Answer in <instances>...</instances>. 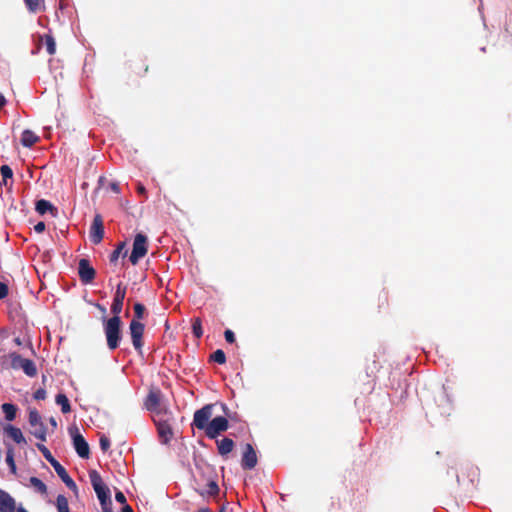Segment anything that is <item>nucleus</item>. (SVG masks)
<instances>
[{"label": "nucleus", "mask_w": 512, "mask_h": 512, "mask_svg": "<svg viewBox=\"0 0 512 512\" xmlns=\"http://www.w3.org/2000/svg\"><path fill=\"white\" fill-rule=\"evenodd\" d=\"M123 512H133L132 511V508L128 505H125L124 508H123Z\"/></svg>", "instance_id": "obj_44"}, {"label": "nucleus", "mask_w": 512, "mask_h": 512, "mask_svg": "<svg viewBox=\"0 0 512 512\" xmlns=\"http://www.w3.org/2000/svg\"><path fill=\"white\" fill-rule=\"evenodd\" d=\"M47 461L53 466L54 470L58 474V476L62 479V481L74 492L77 491V486L75 482L71 479V477L66 472L65 468L57 461L53 456L49 457Z\"/></svg>", "instance_id": "obj_9"}, {"label": "nucleus", "mask_w": 512, "mask_h": 512, "mask_svg": "<svg viewBox=\"0 0 512 512\" xmlns=\"http://www.w3.org/2000/svg\"><path fill=\"white\" fill-rule=\"evenodd\" d=\"M7 295V287L5 284L0 282V299L4 298Z\"/></svg>", "instance_id": "obj_39"}, {"label": "nucleus", "mask_w": 512, "mask_h": 512, "mask_svg": "<svg viewBox=\"0 0 512 512\" xmlns=\"http://www.w3.org/2000/svg\"><path fill=\"white\" fill-rule=\"evenodd\" d=\"M79 275L83 282H90L95 276V270L90 266L86 259H81L79 262Z\"/></svg>", "instance_id": "obj_14"}, {"label": "nucleus", "mask_w": 512, "mask_h": 512, "mask_svg": "<svg viewBox=\"0 0 512 512\" xmlns=\"http://www.w3.org/2000/svg\"><path fill=\"white\" fill-rule=\"evenodd\" d=\"M224 335L227 342L233 343L235 341L234 333L231 330H226Z\"/></svg>", "instance_id": "obj_35"}, {"label": "nucleus", "mask_w": 512, "mask_h": 512, "mask_svg": "<svg viewBox=\"0 0 512 512\" xmlns=\"http://www.w3.org/2000/svg\"><path fill=\"white\" fill-rule=\"evenodd\" d=\"M5 432L16 442V443H26L25 437L23 436L22 431L19 428H16L12 425H8L5 427Z\"/></svg>", "instance_id": "obj_19"}, {"label": "nucleus", "mask_w": 512, "mask_h": 512, "mask_svg": "<svg viewBox=\"0 0 512 512\" xmlns=\"http://www.w3.org/2000/svg\"><path fill=\"white\" fill-rule=\"evenodd\" d=\"M115 499L119 503H125L126 502V498H125V496H124V494L122 492H117L116 495H115Z\"/></svg>", "instance_id": "obj_40"}, {"label": "nucleus", "mask_w": 512, "mask_h": 512, "mask_svg": "<svg viewBox=\"0 0 512 512\" xmlns=\"http://www.w3.org/2000/svg\"><path fill=\"white\" fill-rule=\"evenodd\" d=\"M208 487H209V494L214 495L217 493L218 486L215 482H210Z\"/></svg>", "instance_id": "obj_37"}, {"label": "nucleus", "mask_w": 512, "mask_h": 512, "mask_svg": "<svg viewBox=\"0 0 512 512\" xmlns=\"http://www.w3.org/2000/svg\"><path fill=\"white\" fill-rule=\"evenodd\" d=\"M228 421L225 417L219 416L212 419L205 429L207 436L215 438L221 432L227 430Z\"/></svg>", "instance_id": "obj_7"}, {"label": "nucleus", "mask_w": 512, "mask_h": 512, "mask_svg": "<svg viewBox=\"0 0 512 512\" xmlns=\"http://www.w3.org/2000/svg\"><path fill=\"white\" fill-rule=\"evenodd\" d=\"M198 512H210L207 508H202Z\"/></svg>", "instance_id": "obj_46"}, {"label": "nucleus", "mask_w": 512, "mask_h": 512, "mask_svg": "<svg viewBox=\"0 0 512 512\" xmlns=\"http://www.w3.org/2000/svg\"><path fill=\"white\" fill-rule=\"evenodd\" d=\"M10 359L11 366L14 369H22L26 375L31 377L36 375L37 369L31 360L23 358L22 356L15 353L10 355Z\"/></svg>", "instance_id": "obj_5"}, {"label": "nucleus", "mask_w": 512, "mask_h": 512, "mask_svg": "<svg viewBox=\"0 0 512 512\" xmlns=\"http://www.w3.org/2000/svg\"><path fill=\"white\" fill-rule=\"evenodd\" d=\"M100 446L104 451H106L110 446L109 440L106 437H102L100 439Z\"/></svg>", "instance_id": "obj_36"}, {"label": "nucleus", "mask_w": 512, "mask_h": 512, "mask_svg": "<svg viewBox=\"0 0 512 512\" xmlns=\"http://www.w3.org/2000/svg\"><path fill=\"white\" fill-rule=\"evenodd\" d=\"M147 253V237L141 233L137 234L134 238L133 249L130 255L132 264H137Z\"/></svg>", "instance_id": "obj_4"}, {"label": "nucleus", "mask_w": 512, "mask_h": 512, "mask_svg": "<svg viewBox=\"0 0 512 512\" xmlns=\"http://www.w3.org/2000/svg\"><path fill=\"white\" fill-rule=\"evenodd\" d=\"M34 397L36 399H44L45 398V391L44 390H38L36 391Z\"/></svg>", "instance_id": "obj_41"}, {"label": "nucleus", "mask_w": 512, "mask_h": 512, "mask_svg": "<svg viewBox=\"0 0 512 512\" xmlns=\"http://www.w3.org/2000/svg\"><path fill=\"white\" fill-rule=\"evenodd\" d=\"M145 405L146 408L153 413V418H158L166 414H169L167 405L163 403L162 395L157 390L150 391Z\"/></svg>", "instance_id": "obj_2"}, {"label": "nucleus", "mask_w": 512, "mask_h": 512, "mask_svg": "<svg viewBox=\"0 0 512 512\" xmlns=\"http://www.w3.org/2000/svg\"><path fill=\"white\" fill-rule=\"evenodd\" d=\"M16 502L6 491L0 489V512H14Z\"/></svg>", "instance_id": "obj_15"}, {"label": "nucleus", "mask_w": 512, "mask_h": 512, "mask_svg": "<svg viewBox=\"0 0 512 512\" xmlns=\"http://www.w3.org/2000/svg\"><path fill=\"white\" fill-rule=\"evenodd\" d=\"M257 464V456L250 444L244 447L242 466L246 469H252Z\"/></svg>", "instance_id": "obj_13"}, {"label": "nucleus", "mask_w": 512, "mask_h": 512, "mask_svg": "<svg viewBox=\"0 0 512 512\" xmlns=\"http://www.w3.org/2000/svg\"><path fill=\"white\" fill-rule=\"evenodd\" d=\"M124 248V244H121L114 252L113 254L111 255V261L112 262H115L118 257L120 256V254L122 253V250Z\"/></svg>", "instance_id": "obj_32"}, {"label": "nucleus", "mask_w": 512, "mask_h": 512, "mask_svg": "<svg viewBox=\"0 0 512 512\" xmlns=\"http://www.w3.org/2000/svg\"><path fill=\"white\" fill-rule=\"evenodd\" d=\"M25 2L29 10L32 12H36L37 10L40 9L41 0H25Z\"/></svg>", "instance_id": "obj_28"}, {"label": "nucleus", "mask_w": 512, "mask_h": 512, "mask_svg": "<svg viewBox=\"0 0 512 512\" xmlns=\"http://www.w3.org/2000/svg\"><path fill=\"white\" fill-rule=\"evenodd\" d=\"M17 512H27V511H26L23 507H19V508L17 509Z\"/></svg>", "instance_id": "obj_45"}, {"label": "nucleus", "mask_w": 512, "mask_h": 512, "mask_svg": "<svg viewBox=\"0 0 512 512\" xmlns=\"http://www.w3.org/2000/svg\"><path fill=\"white\" fill-rule=\"evenodd\" d=\"M46 49L49 54H54L56 52V44L54 39L51 36H46L45 38Z\"/></svg>", "instance_id": "obj_27"}, {"label": "nucleus", "mask_w": 512, "mask_h": 512, "mask_svg": "<svg viewBox=\"0 0 512 512\" xmlns=\"http://www.w3.org/2000/svg\"><path fill=\"white\" fill-rule=\"evenodd\" d=\"M1 175L3 178V184L7 185V180L12 178L13 172L9 166L3 165L1 167Z\"/></svg>", "instance_id": "obj_26"}, {"label": "nucleus", "mask_w": 512, "mask_h": 512, "mask_svg": "<svg viewBox=\"0 0 512 512\" xmlns=\"http://www.w3.org/2000/svg\"><path fill=\"white\" fill-rule=\"evenodd\" d=\"M6 103V99L3 94L0 93V108L3 107Z\"/></svg>", "instance_id": "obj_42"}, {"label": "nucleus", "mask_w": 512, "mask_h": 512, "mask_svg": "<svg viewBox=\"0 0 512 512\" xmlns=\"http://www.w3.org/2000/svg\"><path fill=\"white\" fill-rule=\"evenodd\" d=\"M104 235L103 223L100 216L94 218L93 224L90 230V239L93 243H99Z\"/></svg>", "instance_id": "obj_12"}, {"label": "nucleus", "mask_w": 512, "mask_h": 512, "mask_svg": "<svg viewBox=\"0 0 512 512\" xmlns=\"http://www.w3.org/2000/svg\"><path fill=\"white\" fill-rule=\"evenodd\" d=\"M29 424L32 427V434L41 441L46 440V427L42 421L41 415L37 410L29 411Z\"/></svg>", "instance_id": "obj_3"}, {"label": "nucleus", "mask_w": 512, "mask_h": 512, "mask_svg": "<svg viewBox=\"0 0 512 512\" xmlns=\"http://www.w3.org/2000/svg\"><path fill=\"white\" fill-rule=\"evenodd\" d=\"M170 419V413L169 414H166L164 416H161V417H154V422L156 423L157 427H158V432H159V435L161 437V439L163 440V442H168L171 437H172V430L168 424V420Z\"/></svg>", "instance_id": "obj_10"}, {"label": "nucleus", "mask_w": 512, "mask_h": 512, "mask_svg": "<svg viewBox=\"0 0 512 512\" xmlns=\"http://www.w3.org/2000/svg\"><path fill=\"white\" fill-rule=\"evenodd\" d=\"M34 230L37 232V233H41L45 230V224L43 222H39L37 223L35 226H34Z\"/></svg>", "instance_id": "obj_38"}, {"label": "nucleus", "mask_w": 512, "mask_h": 512, "mask_svg": "<svg viewBox=\"0 0 512 512\" xmlns=\"http://www.w3.org/2000/svg\"><path fill=\"white\" fill-rule=\"evenodd\" d=\"M36 211L39 214H45L46 212H51L52 214H55V208L52 206V204L46 200H39L36 203Z\"/></svg>", "instance_id": "obj_20"}, {"label": "nucleus", "mask_w": 512, "mask_h": 512, "mask_svg": "<svg viewBox=\"0 0 512 512\" xmlns=\"http://www.w3.org/2000/svg\"><path fill=\"white\" fill-rule=\"evenodd\" d=\"M194 333L197 337H200L202 335V328H201V322L199 320H196L193 325Z\"/></svg>", "instance_id": "obj_33"}, {"label": "nucleus", "mask_w": 512, "mask_h": 512, "mask_svg": "<svg viewBox=\"0 0 512 512\" xmlns=\"http://www.w3.org/2000/svg\"><path fill=\"white\" fill-rule=\"evenodd\" d=\"M213 405H206L194 414V424L197 428L205 430L212 417Z\"/></svg>", "instance_id": "obj_8"}, {"label": "nucleus", "mask_w": 512, "mask_h": 512, "mask_svg": "<svg viewBox=\"0 0 512 512\" xmlns=\"http://www.w3.org/2000/svg\"><path fill=\"white\" fill-rule=\"evenodd\" d=\"M57 509L58 512H70L68 501L63 495H59L57 497Z\"/></svg>", "instance_id": "obj_24"}, {"label": "nucleus", "mask_w": 512, "mask_h": 512, "mask_svg": "<svg viewBox=\"0 0 512 512\" xmlns=\"http://www.w3.org/2000/svg\"><path fill=\"white\" fill-rule=\"evenodd\" d=\"M38 449L43 453L44 457L46 458V460L51 457V453L50 451L42 444H38L37 445Z\"/></svg>", "instance_id": "obj_34"}, {"label": "nucleus", "mask_w": 512, "mask_h": 512, "mask_svg": "<svg viewBox=\"0 0 512 512\" xmlns=\"http://www.w3.org/2000/svg\"><path fill=\"white\" fill-rule=\"evenodd\" d=\"M120 325L119 316H114L107 320L104 325V331L107 339V345L110 349H115L120 341Z\"/></svg>", "instance_id": "obj_1"}, {"label": "nucleus", "mask_w": 512, "mask_h": 512, "mask_svg": "<svg viewBox=\"0 0 512 512\" xmlns=\"http://www.w3.org/2000/svg\"><path fill=\"white\" fill-rule=\"evenodd\" d=\"M92 484H93V488H94L99 500L103 504L106 501V499L109 498V494H108V491H107L105 485L103 484L100 477L96 474L92 475Z\"/></svg>", "instance_id": "obj_16"}, {"label": "nucleus", "mask_w": 512, "mask_h": 512, "mask_svg": "<svg viewBox=\"0 0 512 512\" xmlns=\"http://www.w3.org/2000/svg\"><path fill=\"white\" fill-rule=\"evenodd\" d=\"M2 410L7 420L12 421L16 416V407L13 404L5 403L2 405Z\"/></svg>", "instance_id": "obj_21"}, {"label": "nucleus", "mask_w": 512, "mask_h": 512, "mask_svg": "<svg viewBox=\"0 0 512 512\" xmlns=\"http://www.w3.org/2000/svg\"><path fill=\"white\" fill-rule=\"evenodd\" d=\"M6 462L9 465V467L11 468V471L13 473H15L16 472V465H15V462H14L13 452H12L11 449H8V451H7Z\"/></svg>", "instance_id": "obj_30"}, {"label": "nucleus", "mask_w": 512, "mask_h": 512, "mask_svg": "<svg viewBox=\"0 0 512 512\" xmlns=\"http://www.w3.org/2000/svg\"><path fill=\"white\" fill-rule=\"evenodd\" d=\"M70 435L73 439L74 448L77 454L82 458L89 456V446L82 435L79 433L77 427L73 426L69 429Z\"/></svg>", "instance_id": "obj_6"}, {"label": "nucleus", "mask_w": 512, "mask_h": 512, "mask_svg": "<svg viewBox=\"0 0 512 512\" xmlns=\"http://www.w3.org/2000/svg\"><path fill=\"white\" fill-rule=\"evenodd\" d=\"M144 326L137 320H132L130 324V333L132 337L133 345L136 349H139L142 345L141 338L143 335Z\"/></svg>", "instance_id": "obj_11"}, {"label": "nucleus", "mask_w": 512, "mask_h": 512, "mask_svg": "<svg viewBox=\"0 0 512 512\" xmlns=\"http://www.w3.org/2000/svg\"><path fill=\"white\" fill-rule=\"evenodd\" d=\"M31 485L40 493L46 492V485L38 478L32 477L30 479Z\"/></svg>", "instance_id": "obj_25"}, {"label": "nucleus", "mask_w": 512, "mask_h": 512, "mask_svg": "<svg viewBox=\"0 0 512 512\" xmlns=\"http://www.w3.org/2000/svg\"><path fill=\"white\" fill-rule=\"evenodd\" d=\"M56 403L61 406V410L63 413H68L71 409L69 400L64 394H58L56 396Z\"/></svg>", "instance_id": "obj_23"}, {"label": "nucleus", "mask_w": 512, "mask_h": 512, "mask_svg": "<svg viewBox=\"0 0 512 512\" xmlns=\"http://www.w3.org/2000/svg\"><path fill=\"white\" fill-rule=\"evenodd\" d=\"M233 448V441L230 439H223L218 443V449L220 454L225 455L229 453Z\"/></svg>", "instance_id": "obj_22"}, {"label": "nucleus", "mask_w": 512, "mask_h": 512, "mask_svg": "<svg viewBox=\"0 0 512 512\" xmlns=\"http://www.w3.org/2000/svg\"><path fill=\"white\" fill-rule=\"evenodd\" d=\"M49 422H50V424L52 425L53 428H56L57 422H56V420L53 417H51L49 419Z\"/></svg>", "instance_id": "obj_43"}, {"label": "nucleus", "mask_w": 512, "mask_h": 512, "mask_svg": "<svg viewBox=\"0 0 512 512\" xmlns=\"http://www.w3.org/2000/svg\"><path fill=\"white\" fill-rule=\"evenodd\" d=\"M212 359L219 364H223L226 361L225 354L222 350L215 351L212 355Z\"/></svg>", "instance_id": "obj_29"}, {"label": "nucleus", "mask_w": 512, "mask_h": 512, "mask_svg": "<svg viewBox=\"0 0 512 512\" xmlns=\"http://www.w3.org/2000/svg\"><path fill=\"white\" fill-rule=\"evenodd\" d=\"M38 140H39V137L31 130H24L22 132L21 138H20L21 144L24 147H31L36 142H38Z\"/></svg>", "instance_id": "obj_18"}, {"label": "nucleus", "mask_w": 512, "mask_h": 512, "mask_svg": "<svg viewBox=\"0 0 512 512\" xmlns=\"http://www.w3.org/2000/svg\"><path fill=\"white\" fill-rule=\"evenodd\" d=\"M134 311H135V314L138 318H142L143 314H144V311H145V308L142 304L140 303H137L134 305Z\"/></svg>", "instance_id": "obj_31"}, {"label": "nucleus", "mask_w": 512, "mask_h": 512, "mask_svg": "<svg viewBox=\"0 0 512 512\" xmlns=\"http://www.w3.org/2000/svg\"><path fill=\"white\" fill-rule=\"evenodd\" d=\"M125 296V291L121 289L120 287L117 288L116 296L114 299V302L112 304L111 310L115 314V316H119L122 306H123V300Z\"/></svg>", "instance_id": "obj_17"}]
</instances>
